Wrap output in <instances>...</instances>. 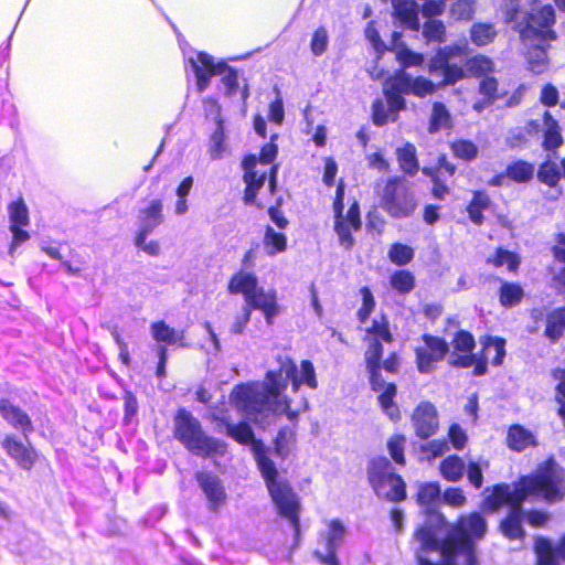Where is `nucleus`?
<instances>
[{
  "label": "nucleus",
  "mask_w": 565,
  "mask_h": 565,
  "mask_svg": "<svg viewBox=\"0 0 565 565\" xmlns=\"http://www.w3.org/2000/svg\"><path fill=\"white\" fill-rule=\"evenodd\" d=\"M478 93L481 98L473 103L472 109L481 113L491 107L503 95L499 92V81L490 75L481 78L478 85Z\"/></svg>",
  "instance_id": "30"
},
{
  "label": "nucleus",
  "mask_w": 565,
  "mask_h": 565,
  "mask_svg": "<svg viewBox=\"0 0 565 565\" xmlns=\"http://www.w3.org/2000/svg\"><path fill=\"white\" fill-rule=\"evenodd\" d=\"M390 287L398 295H408L416 287L415 275L404 268L394 270L388 277Z\"/></svg>",
  "instance_id": "41"
},
{
  "label": "nucleus",
  "mask_w": 565,
  "mask_h": 565,
  "mask_svg": "<svg viewBox=\"0 0 565 565\" xmlns=\"http://www.w3.org/2000/svg\"><path fill=\"white\" fill-rule=\"evenodd\" d=\"M332 209L334 216L333 230L338 235L339 244L345 250H351L355 244L352 233L360 231L362 227L361 210L359 202L354 200L344 214V184L342 181L337 185Z\"/></svg>",
  "instance_id": "11"
},
{
  "label": "nucleus",
  "mask_w": 565,
  "mask_h": 565,
  "mask_svg": "<svg viewBox=\"0 0 565 565\" xmlns=\"http://www.w3.org/2000/svg\"><path fill=\"white\" fill-rule=\"evenodd\" d=\"M422 341L424 345L414 349L415 363L419 373H429L446 358L449 344L444 338L429 333H424Z\"/></svg>",
  "instance_id": "14"
},
{
  "label": "nucleus",
  "mask_w": 565,
  "mask_h": 565,
  "mask_svg": "<svg viewBox=\"0 0 565 565\" xmlns=\"http://www.w3.org/2000/svg\"><path fill=\"white\" fill-rule=\"evenodd\" d=\"M296 434L288 427H282L278 430L274 438V452L280 459H286L289 455V443L295 441Z\"/></svg>",
  "instance_id": "57"
},
{
  "label": "nucleus",
  "mask_w": 565,
  "mask_h": 565,
  "mask_svg": "<svg viewBox=\"0 0 565 565\" xmlns=\"http://www.w3.org/2000/svg\"><path fill=\"white\" fill-rule=\"evenodd\" d=\"M0 415L13 428L20 429L25 437L34 430L32 419L9 398H0Z\"/></svg>",
  "instance_id": "28"
},
{
  "label": "nucleus",
  "mask_w": 565,
  "mask_h": 565,
  "mask_svg": "<svg viewBox=\"0 0 565 565\" xmlns=\"http://www.w3.org/2000/svg\"><path fill=\"white\" fill-rule=\"evenodd\" d=\"M534 565H565V534L557 541L537 535L533 539Z\"/></svg>",
  "instance_id": "18"
},
{
  "label": "nucleus",
  "mask_w": 565,
  "mask_h": 565,
  "mask_svg": "<svg viewBox=\"0 0 565 565\" xmlns=\"http://www.w3.org/2000/svg\"><path fill=\"white\" fill-rule=\"evenodd\" d=\"M564 469L553 455L548 456L529 475H522L510 484V492L525 502L531 495H539L548 503L562 501L564 493L559 489Z\"/></svg>",
  "instance_id": "4"
},
{
  "label": "nucleus",
  "mask_w": 565,
  "mask_h": 565,
  "mask_svg": "<svg viewBox=\"0 0 565 565\" xmlns=\"http://www.w3.org/2000/svg\"><path fill=\"white\" fill-rule=\"evenodd\" d=\"M449 149L456 159L465 162H471L479 156L478 146L469 139H455L449 142Z\"/></svg>",
  "instance_id": "48"
},
{
  "label": "nucleus",
  "mask_w": 565,
  "mask_h": 565,
  "mask_svg": "<svg viewBox=\"0 0 565 565\" xmlns=\"http://www.w3.org/2000/svg\"><path fill=\"white\" fill-rule=\"evenodd\" d=\"M192 67L196 79L198 92H204L209 85L211 77L222 73L225 68V62H215L214 57L205 52H199L196 60H191Z\"/></svg>",
  "instance_id": "26"
},
{
  "label": "nucleus",
  "mask_w": 565,
  "mask_h": 565,
  "mask_svg": "<svg viewBox=\"0 0 565 565\" xmlns=\"http://www.w3.org/2000/svg\"><path fill=\"white\" fill-rule=\"evenodd\" d=\"M531 44L525 54L527 68L535 74H541L546 70L548 64L547 49L550 45L548 43Z\"/></svg>",
  "instance_id": "39"
},
{
  "label": "nucleus",
  "mask_w": 565,
  "mask_h": 565,
  "mask_svg": "<svg viewBox=\"0 0 565 565\" xmlns=\"http://www.w3.org/2000/svg\"><path fill=\"white\" fill-rule=\"evenodd\" d=\"M411 423L419 439L426 440L433 437L439 429L437 407L429 401L419 402L411 414Z\"/></svg>",
  "instance_id": "20"
},
{
  "label": "nucleus",
  "mask_w": 565,
  "mask_h": 565,
  "mask_svg": "<svg viewBox=\"0 0 565 565\" xmlns=\"http://www.w3.org/2000/svg\"><path fill=\"white\" fill-rule=\"evenodd\" d=\"M152 338L158 343H166L168 345L175 344L183 338L182 333L179 334L172 327L163 320H158L151 323Z\"/></svg>",
  "instance_id": "51"
},
{
  "label": "nucleus",
  "mask_w": 565,
  "mask_h": 565,
  "mask_svg": "<svg viewBox=\"0 0 565 565\" xmlns=\"http://www.w3.org/2000/svg\"><path fill=\"white\" fill-rule=\"evenodd\" d=\"M414 536L419 542L415 552L416 565H457L450 533L438 540L431 525H420Z\"/></svg>",
  "instance_id": "10"
},
{
  "label": "nucleus",
  "mask_w": 565,
  "mask_h": 565,
  "mask_svg": "<svg viewBox=\"0 0 565 565\" xmlns=\"http://www.w3.org/2000/svg\"><path fill=\"white\" fill-rule=\"evenodd\" d=\"M391 462L385 457H374L367 463V481L376 494L388 483L391 489L384 494L390 502H402L407 498L406 482L398 473L391 472Z\"/></svg>",
  "instance_id": "13"
},
{
  "label": "nucleus",
  "mask_w": 565,
  "mask_h": 565,
  "mask_svg": "<svg viewBox=\"0 0 565 565\" xmlns=\"http://www.w3.org/2000/svg\"><path fill=\"white\" fill-rule=\"evenodd\" d=\"M422 171L433 182L431 196L436 200H445L451 189L446 184L444 177L454 178L457 173V166L449 160L446 153H440L435 167H425Z\"/></svg>",
  "instance_id": "21"
},
{
  "label": "nucleus",
  "mask_w": 565,
  "mask_h": 565,
  "mask_svg": "<svg viewBox=\"0 0 565 565\" xmlns=\"http://www.w3.org/2000/svg\"><path fill=\"white\" fill-rule=\"evenodd\" d=\"M397 162L399 169L407 175L414 177L419 170L416 148L413 143L407 142L397 149Z\"/></svg>",
  "instance_id": "43"
},
{
  "label": "nucleus",
  "mask_w": 565,
  "mask_h": 565,
  "mask_svg": "<svg viewBox=\"0 0 565 565\" xmlns=\"http://www.w3.org/2000/svg\"><path fill=\"white\" fill-rule=\"evenodd\" d=\"M423 35L428 42H444L446 36L444 22L436 19L427 20L424 23Z\"/></svg>",
  "instance_id": "59"
},
{
  "label": "nucleus",
  "mask_w": 565,
  "mask_h": 565,
  "mask_svg": "<svg viewBox=\"0 0 565 565\" xmlns=\"http://www.w3.org/2000/svg\"><path fill=\"white\" fill-rule=\"evenodd\" d=\"M465 470V461L458 455H449L439 463L440 475L448 482H458L461 480Z\"/></svg>",
  "instance_id": "42"
},
{
  "label": "nucleus",
  "mask_w": 565,
  "mask_h": 565,
  "mask_svg": "<svg viewBox=\"0 0 565 565\" xmlns=\"http://www.w3.org/2000/svg\"><path fill=\"white\" fill-rule=\"evenodd\" d=\"M1 447L7 456L22 470L31 471L39 461L40 455L28 440L23 443L14 434H8L1 440Z\"/></svg>",
  "instance_id": "16"
},
{
  "label": "nucleus",
  "mask_w": 565,
  "mask_h": 565,
  "mask_svg": "<svg viewBox=\"0 0 565 565\" xmlns=\"http://www.w3.org/2000/svg\"><path fill=\"white\" fill-rule=\"evenodd\" d=\"M448 439L456 450H461L467 445L468 436L459 424L454 423L448 428Z\"/></svg>",
  "instance_id": "64"
},
{
  "label": "nucleus",
  "mask_w": 565,
  "mask_h": 565,
  "mask_svg": "<svg viewBox=\"0 0 565 565\" xmlns=\"http://www.w3.org/2000/svg\"><path fill=\"white\" fill-rule=\"evenodd\" d=\"M544 335L551 341H558L565 333V306L546 313Z\"/></svg>",
  "instance_id": "37"
},
{
  "label": "nucleus",
  "mask_w": 565,
  "mask_h": 565,
  "mask_svg": "<svg viewBox=\"0 0 565 565\" xmlns=\"http://www.w3.org/2000/svg\"><path fill=\"white\" fill-rule=\"evenodd\" d=\"M405 445L406 437L402 434L392 435L386 443L390 457L397 466L401 467L406 466Z\"/></svg>",
  "instance_id": "55"
},
{
  "label": "nucleus",
  "mask_w": 565,
  "mask_h": 565,
  "mask_svg": "<svg viewBox=\"0 0 565 565\" xmlns=\"http://www.w3.org/2000/svg\"><path fill=\"white\" fill-rule=\"evenodd\" d=\"M500 286L497 291L499 303L503 308H513L522 302L525 297L524 289L521 284L497 278Z\"/></svg>",
  "instance_id": "34"
},
{
  "label": "nucleus",
  "mask_w": 565,
  "mask_h": 565,
  "mask_svg": "<svg viewBox=\"0 0 565 565\" xmlns=\"http://www.w3.org/2000/svg\"><path fill=\"white\" fill-rule=\"evenodd\" d=\"M470 40L476 46H486L491 44L498 35L493 23L476 22L469 31Z\"/></svg>",
  "instance_id": "45"
},
{
  "label": "nucleus",
  "mask_w": 565,
  "mask_h": 565,
  "mask_svg": "<svg viewBox=\"0 0 565 565\" xmlns=\"http://www.w3.org/2000/svg\"><path fill=\"white\" fill-rule=\"evenodd\" d=\"M359 292L361 295L362 303L356 311V319L361 324H363L369 320L370 316L375 310L376 301L372 290L367 286L361 287Z\"/></svg>",
  "instance_id": "58"
},
{
  "label": "nucleus",
  "mask_w": 565,
  "mask_h": 565,
  "mask_svg": "<svg viewBox=\"0 0 565 565\" xmlns=\"http://www.w3.org/2000/svg\"><path fill=\"white\" fill-rule=\"evenodd\" d=\"M172 433L189 452L202 458L223 456L227 450L226 443L206 434L201 422L184 407L174 413Z\"/></svg>",
  "instance_id": "5"
},
{
  "label": "nucleus",
  "mask_w": 565,
  "mask_h": 565,
  "mask_svg": "<svg viewBox=\"0 0 565 565\" xmlns=\"http://www.w3.org/2000/svg\"><path fill=\"white\" fill-rule=\"evenodd\" d=\"M194 478L205 495L207 509L217 512L227 499L221 478L212 471H196Z\"/></svg>",
  "instance_id": "22"
},
{
  "label": "nucleus",
  "mask_w": 565,
  "mask_h": 565,
  "mask_svg": "<svg viewBox=\"0 0 565 565\" xmlns=\"http://www.w3.org/2000/svg\"><path fill=\"white\" fill-rule=\"evenodd\" d=\"M210 420L215 424L218 431L223 427L227 437L241 446L250 448L271 501L277 508L278 514L291 524L296 543H298L300 539V502L290 483L287 480L279 479L278 469L269 457V449L262 439L256 438L253 427L245 420L234 424L231 423L227 416L217 414H212Z\"/></svg>",
  "instance_id": "1"
},
{
  "label": "nucleus",
  "mask_w": 565,
  "mask_h": 565,
  "mask_svg": "<svg viewBox=\"0 0 565 565\" xmlns=\"http://www.w3.org/2000/svg\"><path fill=\"white\" fill-rule=\"evenodd\" d=\"M428 73L434 77H441L437 83L439 87L455 85L466 77V71L462 66L440 57L430 58Z\"/></svg>",
  "instance_id": "27"
},
{
  "label": "nucleus",
  "mask_w": 565,
  "mask_h": 565,
  "mask_svg": "<svg viewBox=\"0 0 565 565\" xmlns=\"http://www.w3.org/2000/svg\"><path fill=\"white\" fill-rule=\"evenodd\" d=\"M242 168V179L245 184L242 196L243 203L245 205L263 210L265 205L257 199V195L267 180V171H260L257 169V158L253 153L244 157Z\"/></svg>",
  "instance_id": "15"
},
{
  "label": "nucleus",
  "mask_w": 565,
  "mask_h": 565,
  "mask_svg": "<svg viewBox=\"0 0 565 565\" xmlns=\"http://www.w3.org/2000/svg\"><path fill=\"white\" fill-rule=\"evenodd\" d=\"M504 175L508 180L518 184L529 183L535 175V167L530 161L516 159L508 163Z\"/></svg>",
  "instance_id": "36"
},
{
  "label": "nucleus",
  "mask_w": 565,
  "mask_h": 565,
  "mask_svg": "<svg viewBox=\"0 0 565 565\" xmlns=\"http://www.w3.org/2000/svg\"><path fill=\"white\" fill-rule=\"evenodd\" d=\"M555 23V9L546 3L526 11L514 29L523 43H550L558 38Z\"/></svg>",
  "instance_id": "9"
},
{
  "label": "nucleus",
  "mask_w": 565,
  "mask_h": 565,
  "mask_svg": "<svg viewBox=\"0 0 565 565\" xmlns=\"http://www.w3.org/2000/svg\"><path fill=\"white\" fill-rule=\"evenodd\" d=\"M543 122L544 130L541 146L543 150L555 153L564 143L559 124L548 110L543 113Z\"/></svg>",
  "instance_id": "31"
},
{
  "label": "nucleus",
  "mask_w": 565,
  "mask_h": 565,
  "mask_svg": "<svg viewBox=\"0 0 565 565\" xmlns=\"http://www.w3.org/2000/svg\"><path fill=\"white\" fill-rule=\"evenodd\" d=\"M381 206L393 218L412 216L417 201L403 177H391L385 181L381 193Z\"/></svg>",
  "instance_id": "12"
},
{
  "label": "nucleus",
  "mask_w": 565,
  "mask_h": 565,
  "mask_svg": "<svg viewBox=\"0 0 565 565\" xmlns=\"http://www.w3.org/2000/svg\"><path fill=\"white\" fill-rule=\"evenodd\" d=\"M345 535V529L339 520H332L329 523L328 532L324 536V547L327 553L323 554L315 551V557L322 565H340L337 556L338 548L341 546Z\"/></svg>",
  "instance_id": "25"
},
{
  "label": "nucleus",
  "mask_w": 565,
  "mask_h": 565,
  "mask_svg": "<svg viewBox=\"0 0 565 565\" xmlns=\"http://www.w3.org/2000/svg\"><path fill=\"white\" fill-rule=\"evenodd\" d=\"M10 231L12 233L11 249L30 239V234L23 227L30 224L26 203L22 196L8 204Z\"/></svg>",
  "instance_id": "23"
},
{
  "label": "nucleus",
  "mask_w": 565,
  "mask_h": 565,
  "mask_svg": "<svg viewBox=\"0 0 565 565\" xmlns=\"http://www.w3.org/2000/svg\"><path fill=\"white\" fill-rule=\"evenodd\" d=\"M233 401L248 415L257 416L271 409L270 402L262 388L250 384H239L232 391Z\"/></svg>",
  "instance_id": "19"
},
{
  "label": "nucleus",
  "mask_w": 565,
  "mask_h": 565,
  "mask_svg": "<svg viewBox=\"0 0 565 565\" xmlns=\"http://www.w3.org/2000/svg\"><path fill=\"white\" fill-rule=\"evenodd\" d=\"M551 375L556 381L554 387V399L557 404L556 414L565 426V367L553 369Z\"/></svg>",
  "instance_id": "50"
},
{
  "label": "nucleus",
  "mask_w": 565,
  "mask_h": 565,
  "mask_svg": "<svg viewBox=\"0 0 565 565\" xmlns=\"http://www.w3.org/2000/svg\"><path fill=\"white\" fill-rule=\"evenodd\" d=\"M440 498V487L437 482L419 484L416 493V502L425 508L434 507Z\"/></svg>",
  "instance_id": "53"
},
{
  "label": "nucleus",
  "mask_w": 565,
  "mask_h": 565,
  "mask_svg": "<svg viewBox=\"0 0 565 565\" xmlns=\"http://www.w3.org/2000/svg\"><path fill=\"white\" fill-rule=\"evenodd\" d=\"M454 540V553L457 559L461 552L465 555V565H478L476 542L482 541L488 533V521L482 512L472 511L460 514L450 529Z\"/></svg>",
  "instance_id": "8"
},
{
  "label": "nucleus",
  "mask_w": 565,
  "mask_h": 565,
  "mask_svg": "<svg viewBox=\"0 0 565 565\" xmlns=\"http://www.w3.org/2000/svg\"><path fill=\"white\" fill-rule=\"evenodd\" d=\"M215 122H216V128L210 137L209 149H207L209 156L212 160L221 159L225 151V129H224V121L220 114V109H217Z\"/></svg>",
  "instance_id": "46"
},
{
  "label": "nucleus",
  "mask_w": 565,
  "mask_h": 565,
  "mask_svg": "<svg viewBox=\"0 0 565 565\" xmlns=\"http://www.w3.org/2000/svg\"><path fill=\"white\" fill-rule=\"evenodd\" d=\"M559 164L562 172L559 171L557 163L552 159L547 158L542 161L536 171L537 180L548 188H556L561 179H565V157L561 159Z\"/></svg>",
  "instance_id": "35"
},
{
  "label": "nucleus",
  "mask_w": 565,
  "mask_h": 565,
  "mask_svg": "<svg viewBox=\"0 0 565 565\" xmlns=\"http://www.w3.org/2000/svg\"><path fill=\"white\" fill-rule=\"evenodd\" d=\"M450 14L456 20L469 21L475 14L473 0H456L450 7Z\"/></svg>",
  "instance_id": "60"
},
{
  "label": "nucleus",
  "mask_w": 565,
  "mask_h": 565,
  "mask_svg": "<svg viewBox=\"0 0 565 565\" xmlns=\"http://www.w3.org/2000/svg\"><path fill=\"white\" fill-rule=\"evenodd\" d=\"M407 87L406 74L404 72L396 73L385 82L383 94L390 113H392L391 121L397 120V114L406 108L404 95H408Z\"/></svg>",
  "instance_id": "24"
},
{
  "label": "nucleus",
  "mask_w": 565,
  "mask_h": 565,
  "mask_svg": "<svg viewBox=\"0 0 565 565\" xmlns=\"http://www.w3.org/2000/svg\"><path fill=\"white\" fill-rule=\"evenodd\" d=\"M163 204L160 199L152 200L149 205L140 210V239L143 235H149L158 225L163 222Z\"/></svg>",
  "instance_id": "33"
},
{
  "label": "nucleus",
  "mask_w": 565,
  "mask_h": 565,
  "mask_svg": "<svg viewBox=\"0 0 565 565\" xmlns=\"http://www.w3.org/2000/svg\"><path fill=\"white\" fill-rule=\"evenodd\" d=\"M452 127V119L446 105L441 102H435L428 122V131L436 134L441 129H450Z\"/></svg>",
  "instance_id": "44"
},
{
  "label": "nucleus",
  "mask_w": 565,
  "mask_h": 565,
  "mask_svg": "<svg viewBox=\"0 0 565 565\" xmlns=\"http://www.w3.org/2000/svg\"><path fill=\"white\" fill-rule=\"evenodd\" d=\"M449 449L445 439H434L420 446V451L428 460L443 456Z\"/></svg>",
  "instance_id": "63"
},
{
  "label": "nucleus",
  "mask_w": 565,
  "mask_h": 565,
  "mask_svg": "<svg viewBox=\"0 0 565 565\" xmlns=\"http://www.w3.org/2000/svg\"><path fill=\"white\" fill-rule=\"evenodd\" d=\"M406 82L408 86V94H413L420 98L434 94L437 88H439L437 84H434L430 79H427L423 76H417L413 79L409 75L406 74Z\"/></svg>",
  "instance_id": "54"
},
{
  "label": "nucleus",
  "mask_w": 565,
  "mask_h": 565,
  "mask_svg": "<svg viewBox=\"0 0 565 565\" xmlns=\"http://www.w3.org/2000/svg\"><path fill=\"white\" fill-rule=\"evenodd\" d=\"M492 199L486 190L471 191V198L466 205V213L469 221L476 225L481 226L484 223V212L492 206Z\"/></svg>",
  "instance_id": "29"
},
{
  "label": "nucleus",
  "mask_w": 565,
  "mask_h": 565,
  "mask_svg": "<svg viewBox=\"0 0 565 565\" xmlns=\"http://www.w3.org/2000/svg\"><path fill=\"white\" fill-rule=\"evenodd\" d=\"M328 31L324 26H319L312 34L310 50L313 55L320 56L328 49Z\"/></svg>",
  "instance_id": "62"
},
{
  "label": "nucleus",
  "mask_w": 565,
  "mask_h": 565,
  "mask_svg": "<svg viewBox=\"0 0 565 565\" xmlns=\"http://www.w3.org/2000/svg\"><path fill=\"white\" fill-rule=\"evenodd\" d=\"M277 371H268L266 373V380L268 381L267 384H265L262 388L263 393L266 395L267 399L271 403L273 399H277L281 392L286 390L287 387V381H279V377H281Z\"/></svg>",
  "instance_id": "56"
},
{
  "label": "nucleus",
  "mask_w": 565,
  "mask_h": 565,
  "mask_svg": "<svg viewBox=\"0 0 565 565\" xmlns=\"http://www.w3.org/2000/svg\"><path fill=\"white\" fill-rule=\"evenodd\" d=\"M466 68L471 76L483 78L494 72L495 65L491 57L484 54H477L466 61Z\"/></svg>",
  "instance_id": "47"
},
{
  "label": "nucleus",
  "mask_w": 565,
  "mask_h": 565,
  "mask_svg": "<svg viewBox=\"0 0 565 565\" xmlns=\"http://www.w3.org/2000/svg\"><path fill=\"white\" fill-rule=\"evenodd\" d=\"M481 349L473 353L476 340L473 334L465 329H459L451 339L452 352L449 355L448 363L451 367L469 369L473 366L472 374L482 376L488 372V355L491 349L494 350V356L491 364L500 366L505 358V339L486 334L480 338Z\"/></svg>",
  "instance_id": "3"
},
{
  "label": "nucleus",
  "mask_w": 565,
  "mask_h": 565,
  "mask_svg": "<svg viewBox=\"0 0 565 565\" xmlns=\"http://www.w3.org/2000/svg\"><path fill=\"white\" fill-rule=\"evenodd\" d=\"M226 291L230 295H242L245 306L263 312L267 323L278 313L276 292L266 291L259 286L258 277L254 271L238 269L227 280Z\"/></svg>",
  "instance_id": "7"
},
{
  "label": "nucleus",
  "mask_w": 565,
  "mask_h": 565,
  "mask_svg": "<svg viewBox=\"0 0 565 565\" xmlns=\"http://www.w3.org/2000/svg\"><path fill=\"white\" fill-rule=\"evenodd\" d=\"M505 443L509 449L516 452L537 445L534 434L520 424H512L508 428Z\"/></svg>",
  "instance_id": "32"
},
{
  "label": "nucleus",
  "mask_w": 565,
  "mask_h": 565,
  "mask_svg": "<svg viewBox=\"0 0 565 565\" xmlns=\"http://www.w3.org/2000/svg\"><path fill=\"white\" fill-rule=\"evenodd\" d=\"M521 9L522 0H501L499 4V10L507 24L516 22Z\"/></svg>",
  "instance_id": "61"
},
{
  "label": "nucleus",
  "mask_w": 565,
  "mask_h": 565,
  "mask_svg": "<svg viewBox=\"0 0 565 565\" xmlns=\"http://www.w3.org/2000/svg\"><path fill=\"white\" fill-rule=\"evenodd\" d=\"M367 347L364 352V362L371 391L376 393V402L380 409L392 422L397 423L402 418L401 409L396 403L397 385L394 382H386L383 371L388 374H397L401 369V356L396 351L390 352L385 359L384 343L394 341L390 329V320L385 313L373 319L371 326L365 329Z\"/></svg>",
  "instance_id": "2"
},
{
  "label": "nucleus",
  "mask_w": 565,
  "mask_h": 565,
  "mask_svg": "<svg viewBox=\"0 0 565 565\" xmlns=\"http://www.w3.org/2000/svg\"><path fill=\"white\" fill-rule=\"evenodd\" d=\"M300 367L301 374L299 375L297 364L291 358H279L278 373L291 382L292 392H298L302 384L311 390H316L318 387V381L312 362L310 360H302Z\"/></svg>",
  "instance_id": "17"
},
{
  "label": "nucleus",
  "mask_w": 565,
  "mask_h": 565,
  "mask_svg": "<svg viewBox=\"0 0 565 565\" xmlns=\"http://www.w3.org/2000/svg\"><path fill=\"white\" fill-rule=\"evenodd\" d=\"M523 501L510 492V484L495 483L490 493L482 500V509L486 512H498L503 505L509 507L508 513L500 520L498 530L508 541H524L526 532L523 527L525 511Z\"/></svg>",
  "instance_id": "6"
},
{
  "label": "nucleus",
  "mask_w": 565,
  "mask_h": 565,
  "mask_svg": "<svg viewBox=\"0 0 565 565\" xmlns=\"http://www.w3.org/2000/svg\"><path fill=\"white\" fill-rule=\"evenodd\" d=\"M394 14L408 29L419 30L418 7L414 1H398L394 6Z\"/></svg>",
  "instance_id": "40"
},
{
  "label": "nucleus",
  "mask_w": 565,
  "mask_h": 565,
  "mask_svg": "<svg viewBox=\"0 0 565 565\" xmlns=\"http://www.w3.org/2000/svg\"><path fill=\"white\" fill-rule=\"evenodd\" d=\"M387 257L394 265L403 267L414 259L415 252L409 245L395 242L391 244L387 252Z\"/></svg>",
  "instance_id": "52"
},
{
  "label": "nucleus",
  "mask_w": 565,
  "mask_h": 565,
  "mask_svg": "<svg viewBox=\"0 0 565 565\" xmlns=\"http://www.w3.org/2000/svg\"><path fill=\"white\" fill-rule=\"evenodd\" d=\"M263 244L266 253L274 256L284 253L287 249V236L284 233L276 232L271 226L265 227Z\"/></svg>",
  "instance_id": "49"
},
{
  "label": "nucleus",
  "mask_w": 565,
  "mask_h": 565,
  "mask_svg": "<svg viewBox=\"0 0 565 565\" xmlns=\"http://www.w3.org/2000/svg\"><path fill=\"white\" fill-rule=\"evenodd\" d=\"M486 264L494 268L507 266L508 271L516 274L521 265V258L515 252L497 247L493 254L486 259Z\"/></svg>",
  "instance_id": "38"
}]
</instances>
